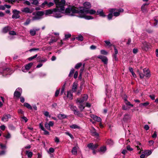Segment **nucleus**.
I'll return each mask as SVG.
<instances>
[{"instance_id": "obj_23", "label": "nucleus", "mask_w": 158, "mask_h": 158, "mask_svg": "<svg viewBox=\"0 0 158 158\" xmlns=\"http://www.w3.org/2000/svg\"><path fill=\"white\" fill-rule=\"evenodd\" d=\"M78 86V84L77 82H74L73 85L72 91L73 92H76L77 91Z\"/></svg>"}, {"instance_id": "obj_27", "label": "nucleus", "mask_w": 158, "mask_h": 158, "mask_svg": "<svg viewBox=\"0 0 158 158\" xmlns=\"http://www.w3.org/2000/svg\"><path fill=\"white\" fill-rule=\"evenodd\" d=\"M131 118V115L129 114H126L124 115L123 118V120L124 121H127Z\"/></svg>"}, {"instance_id": "obj_28", "label": "nucleus", "mask_w": 158, "mask_h": 158, "mask_svg": "<svg viewBox=\"0 0 158 158\" xmlns=\"http://www.w3.org/2000/svg\"><path fill=\"white\" fill-rule=\"evenodd\" d=\"M124 100L125 102V103L126 105H127V106H131V107L133 106V104H131L130 102L127 100V99L126 98H124Z\"/></svg>"}, {"instance_id": "obj_52", "label": "nucleus", "mask_w": 158, "mask_h": 158, "mask_svg": "<svg viewBox=\"0 0 158 158\" xmlns=\"http://www.w3.org/2000/svg\"><path fill=\"white\" fill-rule=\"evenodd\" d=\"M9 30V28L8 27H6L3 29V32L4 33L7 32Z\"/></svg>"}, {"instance_id": "obj_34", "label": "nucleus", "mask_w": 158, "mask_h": 158, "mask_svg": "<svg viewBox=\"0 0 158 158\" xmlns=\"http://www.w3.org/2000/svg\"><path fill=\"white\" fill-rule=\"evenodd\" d=\"M24 106L29 109L31 110L32 108V107L30 105L27 103H24Z\"/></svg>"}, {"instance_id": "obj_16", "label": "nucleus", "mask_w": 158, "mask_h": 158, "mask_svg": "<svg viewBox=\"0 0 158 158\" xmlns=\"http://www.w3.org/2000/svg\"><path fill=\"white\" fill-rule=\"evenodd\" d=\"M21 10L22 12L26 13H31L32 12V11L31 9L28 7L22 8Z\"/></svg>"}, {"instance_id": "obj_13", "label": "nucleus", "mask_w": 158, "mask_h": 158, "mask_svg": "<svg viewBox=\"0 0 158 158\" xmlns=\"http://www.w3.org/2000/svg\"><path fill=\"white\" fill-rule=\"evenodd\" d=\"M98 146V145L97 144H94L92 143H89L87 145V147L88 148L92 150H94L96 149Z\"/></svg>"}, {"instance_id": "obj_61", "label": "nucleus", "mask_w": 158, "mask_h": 158, "mask_svg": "<svg viewBox=\"0 0 158 158\" xmlns=\"http://www.w3.org/2000/svg\"><path fill=\"white\" fill-rule=\"evenodd\" d=\"M33 1L31 3L33 4L37 5L38 3V0H32Z\"/></svg>"}, {"instance_id": "obj_20", "label": "nucleus", "mask_w": 158, "mask_h": 158, "mask_svg": "<svg viewBox=\"0 0 158 158\" xmlns=\"http://www.w3.org/2000/svg\"><path fill=\"white\" fill-rule=\"evenodd\" d=\"M79 147L77 146H76L73 148L71 151L72 154L73 155H77V150Z\"/></svg>"}, {"instance_id": "obj_6", "label": "nucleus", "mask_w": 158, "mask_h": 158, "mask_svg": "<svg viewBox=\"0 0 158 158\" xmlns=\"http://www.w3.org/2000/svg\"><path fill=\"white\" fill-rule=\"evenodd\" d=\"M54 0L55 4L56 5V7L57 8H60V7L64 6L65 5V0Z\"/></svg>"}, {"instance_id": "obj_15", "label": "nucleus", "mask_w": 158, "mask_h": 158, "mask_svg": "<svg viewBox=\"0 0 158 158\" xmlns=\"http://www.w3.org/2000/svg\"><path fill=\"white\" fill-rule=\"evenodd\" d=\"M84 8L81 7L80 10L82 9V8L85 9H88L90 8L91 7V5L90 3L88 2H85L83 4Z\"/></svg>"}, {"instance_id": "obj_18", "label": "nucleus", "mask_w": 158, "mask_h": 158, "mask_svg": "<svg viewBox=\"0 0 158 158\" xmlns=\"http://www.w3.org/2000/svg\"><path fill=\"white\" fill-rule=\"evenodd\" d=\"M96 14L102 17H105L106 16L102 9L98 10L96 12Z\"/></svg>"}, {"instance_id": "obj_43", "label": "nucleus", "mask_w": 158, "mask_h": 158, "mask_svg": "<svg viewBox=\"0 0 158 158\" xmlns=\"http://www.w3.org/2000/svg\"><path fill=\"white\" fill-rule=\"evenodd\" d=\"M100 53L101 54L104 55H107L108 54V52L104 50H101Z\"/></svg>"}, {"instance_id": "obj_33", "label": "nucleus", "mask_w": 158, "mask_h": 158, "mask_svg": "<svg viewBox=\"0 0 158 158\" xmlns=\"http://www.w3.org/2000/svg\"><path fill=\"white\" fill-rule=\"evenodd\" d=\"M74 114L77 115L78 116L81 117L82 116V114H81L79 111L76 110L75 111L73 112Z\"/></svg>"}, {"instance_id": "obj_29", "label": "nucleus", "mask_w": 158, "mask_h": 158, "mask_svg": "<svg viewBox=\"0 0 158 158\" xmlns=\"http://www.w3.org/2000/svg\"><path fill=\"white\" fill-rule=\"evenodd\" d=\"M149 104L148 102H145L141 103L139 105V106L140 107H142L143 106L146 107Z\"/></svg>"}, {"instance_id": "obj_57", "label": "nucleus", "mask_w": 158, "mask_h": 158, "mask_svg": "<svg viewBox=\"0 0 158 158\" xmlns=\"http://www.w3.org/2000/svg\"><path fill=\"white\" fill-rule=\"evenodd\" d=\"M60 92V89L57 90L55 93V96L57 97L58 96Z\"/></svg>"}, {"instance_id": "obj_10", "label": "nucleus", "mask_w": 158, "mask_h": 158, "mask_svg": "<svg viewBox=\"0 0 158 158\" xmlns=\"http://www.w3.org/2000/svg\"><path fill=\"white\" fill-rule=\"evenodd\" d=\"M13 15H12V18L13 19H18L20 17L19 14L20 12L16 9H14L13 10Z\"/></svg>"}, {"instance_id": "obj_47", "label": "nucleus", "mask_w": 158, "mask_h": 158, "mask_svg": "<svg viewBox=\"0 0 158 158\" xmlns=\"http://www.w3.org/2000/svg\"><path fill=\"white\" fill-rule=\"evenodd\" d=\"M104 42L106 44V45L109 47H110L112 46V44L109 40H105Z\"/></svg>"}, {"instance_id": "obj_63", "label": "nucleus", "mask_w": 158, "mask_h": 158, "mask_svg": "<svg viewBox=\"0 0 158 158\" xmlns=\"http://www.w3.org/2000/svg\"><path fill=\"white\" fill-rule=\"evenodd\" d=\"M113 57L114 59V60L116 61H117L118 60V59L117 58V54H114L113 55Z\"/></svg>"}, {"instance_id": "obj_3", "label": "nucleus", "mask_w": 158, "mask_h": 158, "mask_svg": "<svg viewBox=\"0 0 158 158\" xmlns=\"http://www.w3.org/2000/svg\"><path fill=\"white\" fill-rule=\"evenodd\" d=\"M79 13L80 15L79 17L84 18L86 19L90 20L93 19V17L91 16H87L85 14H89L90 15H93L96 13V11L93 9H85L82 8V9L80 10V11L78 10Z\"/></svg>"}, {"instance_id": "obj_30", "label": "nucleus", "mask_w": 158, "mask_h": 158, "mask_svg": "<svg viewBox=\"0 0 158 158\" xmlns=\"http://www.w3.org/2000/svg\"><path fill=\"white\" fill-rule=\"evenodd\" d=\"M106 150V147H102L100 148L99 152H101L102 153H103Z\"/></svg>"}, {"instance_id": "obj_45", "label": "nucleus", "mask_w": 158, "mask_h": 158, "mask_svg": "<svg viewBox=\"0 0 158 158\" xmlns=\"http://www.w3.org/2000/svg\"><path fill=\"white\" fill-rule=\"evenodd\" d=\"M44 126L49 131L51 130L50 127L49 126V124H48V123L47 122L46 123L44 124Z\"/></svg>"}, {"instance_id": "obj_49", "label": "nucleus", "mask_w": 158, "mask_h": 158, "mask_svg": "<svg viewBox=\"0 0 158 158\" xmlns=\"http://www.w3.org/2000/svg\"><path fill=\"white\" fill-rule=\"evenodd\" d=\"M37 54H36L33 56H31L30 57H29L28 58V60L29 61H31L32 60L36 58L37 57Z\"/></svg>"}, {"instance_id": "obj_14", "label": "nucleus", "mask_w": 158, "mask_h": 158, "mask_svg": "<svg viewBox=\"0 0 158 158\" xmlns=\"http://www.w3.org/2000/svg\"><path fill=\"white\" fill-rule=\"evenodd\" d=\"M11 118V115L10 114H5L3 115L2 118V120L4 122H6L8 121L9 118Z\"/></svg>"}, {"instance_id": "obj_37", "label": "nucleus", "mask_w": 158, "mask_h": 158, "mask_svg": "<svg viewBox=\"0 0 158 158\" xmlns=\"http://www.w3.org/2000/svg\"><path fill=\"white\" fill-rule=\"evenodd\" d=\"M70 127L72 129H79V126L75 124H72L70 126Z\"/></svg>"}, {"instance_id": "obj_39", "label": "nucleus", "mask_w": 158, "mask_h": 158, "mask_svg": "<svg viewBox=\"0 0 158 158\" xmlns=\"http://www.w3.org/2000/svg\"><path fill=\"white\" fill-rule=\"evenodd\" d=\"M76 39L78 40L81 41L83 40V37L81 35H79L77 37H76Z\"/></svg>"}, {"instance_id": "obj_9", "label": "nucleus", "mask_w": 158, "mask_h": 158, "mask_svg": "<svg viewBox=\"0 0 158 158\" xmlns=\"http://www.w3.org/2000/svg\"><path fill=\"white\" fill-rule=\"evenodd\" d=\"M33 63L31 62L27 64L25 66V68L22 67V71L24 72H27V71L29 70L32 65H33Z\"/></svg>"}, {"instance_id": "obj_26", "label": "nucleus", "mask_w": 158, "mask_h": 158, "mask_svg": "<svg viewBox=\"0 0 158 158\" xmlns=\"http://www.w3.org/2000/svg\"><path fill=\"white\" fill-rule=\"evenodd\" d=\"M69 106L70 109L73 112L77 110V107L74 106L72 103H70L69 104Z\"/></svg>"}, {"instance_id": "obj_7", "label": "nucleus", "mask_w": 158, "mask_h": 158, "mask_svg": "<svg viewBox=\"0 0 158 158\" xmlns=\"http://www.w3.org/2000/svg\"><path fill=\"white\" fill-rule=\"evenodd\" d=\"M150 47L151 45L149 44L146 41L143 42L141 46L142 49L146 51L148 50Z\"/></svg>"}, {"instance_id": "obj_11", "label": "nucleus", "mask_w": 158, "mask_h": 158, "mask_svg": "<svg viewBox=\"0 0 158 158\" xmlns=\"http://www.w3.org/2000/svg\"><path fill=\"white\" fill-rule=\"evenodd\" d=\"M97 58L101 59L104 64H107L108 59L106 56L100 55L98 56Z\"/></svg>"}, {"instance_id": "obj_60", "label": "nucleus", "mask_w": 158, "mask_h": 158, "mask_svg": "<svg viewBox=\"0 0 158 158\" xmlns=\"http://www.w3.org/2000/svg\"><path fill=\"white\" fill-rule=\"evenodd\" d=\"M127 150L130 151H131L133 150V149L132 148H131L130 146H127Z\"/></svg>"}, {"instance_id": "obj_59", "label": "nucleus", "mask_w": 158, "mask_h": 158, "mask_svg": "<svg viewBox=\"0 0 158 158\" xmlns=\"http://www.w3.org/2000/svg\"><path fill=\"white\" fill-rule=\"evenodd\" d=\"M56 41L57 40L56 39H51L50 41L49 42V44L51 45L52 44V43L53 42H56Z\"/></svg>"}, {"instance_id": "obj_62", "label": "nucleus", "mask_w": 158, "mask_h": 158, "mask_svg": "<svg viewBox=\"0 0 158 158\" xmlns=\"http://www.w3.org/2000/svg\"><path fill=\"white\" fill-rule=\"evenodd\" d=\"M39 127L41 129V130L42 131L44 130V127L43 125L41 123H40L39 124Z\"/></svg>"}, {"instance_id": "obj_41", "label": "nucleus", "mask_w": 158, "mask_h": 158, "mask_svg": "<svg viewBox=\"0 0 158 158\" xmlns=\"http://www.w3.org/2000/svg\"><path fill=\"white\" fill-rule=\"evenodd\" d=\"M78 104L79 105L78 106V107L81 111H82L85 108V106H84L83 105V104H82V103L79 104Z\"/></svg>"}, {"instance_id": "obj_56", "label": "nucleus", "mask_w": 158, "mask_h": 158, "mask_svg": "<svg viewBox=\"0 0 158 158\" xmlns=\"http://www.w3.org/2000/svg\"><path fill=\"white\" fill-rule=\"evenodd\" d=\"M30 22V20L29 19H27L26 20V21L24 23V25H27L29 24Z\"/></svg>"}, {"instance_id": "obj_5", "label": "nucleus", "mask_w": 158, "mask_h": 158, "mask_svg": "<svg viewBox=\"0 0 158 158\" xmlns=\"http://www.w3.org/2000/svg\"><path fill=\"white\" fill-rule=\"evenodd\" d=\"M12 73L10 69L8 68H3L2 70H0V75L4 76L7 75H10Z\"/></svg>"}, {"instance_id": "obj_1", "label": "nucleus", "mask_w": 158, "mask_h": 158, "mask_svg": "<svg viewBox=\"0 0 158 158\" xmlns=\"http://www.w3.org/2000/svg\"><path fill=\"white\" fill-rule=\"evenodd\" d=\"M56 9L54 10L52 16L56 18H59L61 17L63 15L62 14H66V15L70 16H74V14L76 13H78V10L74 6H69L66 9L64 6H62L60 8L56 7L54 8Z\"/></svg>"}, {"instance_id": "obj_19", "label": "nucleus", "mask_w": 158, "mask_h": 158, "mask_svg": "<svg viewBox=\"0 0 158 158\" xmlns=\"http://www.w3.org/2000/svg\"><path fill=\"white\" fill-rule=\"evenodd\" d=\"M90 116L95 121H96L98 122H100L102 121V119L100 117H98L94 114H91Z\"/></svg>"}, {"instance_id": "obj_53", "label": "nucleus", "mask_w": 158, "mask_h": 158, "mask_svg": "<svg viewBox=\"0 0 158 158\" xmlns=\"http://www.w3.org/2000/svg\"><path fill=\"white\" fill-rule=\"evenodd\" d=\"M44 115L46 117H50V115H49V113L47 111H46L44 113Z\"/></svg>"}, {"instance_id": "obj_8", "label": "nucleus", "mask_w": 158, "mask_h": 158, "mask_svg": "<svg viewBox=\"0 0 158 158\" xmlns=\"http://www.w3.org/2000/svg\"><path fill=\"white\" fill-rule=\"evenodd\" d=\"M22 93V89L20 88H17L14 93V96L17 98H19L20 96Z\"/></svg>"}, {"instance_id": "obj_64", "label": "nucleus", "mask_w": 158, "mask_h": 158, "mask_svg": "<svg viewBox=\"0 0 158 158\" xmlns=\"http://www.w3.org/2000/svg\"><path fill=\"white\" fill-rule=\"evenodd\" d=\"M149 97L152 100H154L155 99V96L154 94L150 95Z\"/></svg>"}, {"instance_id": "obj_22", "label": "nucleus", "mask_w": 158, "mask_h": 158, "mask_svg": "<svg viewBox=\"0 0 158 158\" xmlns=\"http://www.w3.org/2000/svg\"><path fill=\"white\" fill-rule=\"evenodd\" d=\"M90 132L93 136H99L96 130L93 127H92L90 130Z\"/></svg>"}, {"instance_id": "obj_40", "label": "nucleus", "mask_w": 158, "mask_h": 158, "mask_svg": "<svg viewBox=\"0 0 158 158\" xmlns=\"http://www.w3.org/2000/svg\"><path fill=\"white\" fill-rule=\"evenodd\" d=\"M51 49V47H44L42 48V50L44 51H49Z\"/></svg>"}, {"instance_id": "obj_50", "label": "nucleus", "mask_w": 158, "mask_h": 158, "mask_svg": "<svg viewBox=\"0 0 158 158\" xmlns=\"http://www.w3.org/2000/svg\"><path fill=\"white\" fill-rule=\"evenodd\" d=\"M65 134L66 135H69L71 138V139H74V137H73V135L72 134H71V133H69V132H65Z\"/></svg>"}, {"instance_id": "obj_2", "label": "nucleus", "mask_w": 158, "mask_h": 158, "mask_svg": "<svg viewBox=\"0 0 158 158\" xmlns=\"http://www.w3.org/2000/svg\"><path fill=\"white\" fill-rule=\"evenodd\" d=\"M56 9H50L46 10L45 13L43 11H37L35 12H33L32 15L34 16L32 18L31 20L33 21L39 20L43 18V16L44 14L46 15L52 14L53 15V12Z\"/></svg>"}, {"instance_id": "obj_21", "label": "nucleus", "mask_w": 158, "mask_h": 158, "mask_svg": "<svg viewBox=\"0 0 158 158\" xmlns=\"http://www.w3.org/2000/svg\"><path fill=\"white\" fill-rule=\"evenodd\" d=\"M115 10L114 9H111L109 11L110 12L107 15L108 19L109 20L111 19L113 17V13L115 11Z\"/></svg>"}, {"instance_id": "obj_38", "label": "nucleus", "mask_w": 158, "mask_h": 158, "mask_svg": "<svg viewBox=\"0 0 158 158\" xmlns=\"http://www.w3.org/2000/svg\"><path fill=\"white\" fill-rule=\"evenodd\" d=\"M148 4L145 3L142 6L141 9L143 12H145L146 11V10L145 7L146 6H147Z\"/></svg>"}, {"instance_id": "obj_42", "label": "nucleus", "mask_w": 158, "mask_h": 158, "mask_svg": "<svg viewBox=\"0 0 158 158\" xmlns=\"http://www.w3.org/2000/svg\"><path fill=\"white\" fill-rule=\"evenodd\" d=\"M55 151L54 149L52 148H49V150L47 152L48 154H50L54 152Z\"/></svg>"}, {"instance_id": "obj_55", "label": "nucleus", "mask_w": 158, "mask_h": 158, "mask_svg": "<svg viewBox=\"0 0 158 158\" xmlns=\"http://www.w3.org/2000/svg\"><path fill=\"white\" fill-rule=\"evenodd\" d=\"M9 34L12 35H16V33L14 31H10L9 32Z\"/></svg>"}, {"instance_id": "obj_24", "label": "nucleus", "mask_w": 158, "mask_h": 158, "mask_svg": "<svg viewBox=\"0 0 158 158\" xmlns=\"http://www.w3.org/2000/svg\"><path fill=\"white\" fill-rule=\"evenodd\" d=\"M39 30V28L31 29L30 31V33L31 35L34 36L35 35L36 31H38Z\"/></svg>"}, {"instance_id": "obj_4", "label": "nucleus", "mask_w": 158, "mask_h": 158, "mask_svg": "<svg viewBox=\"0 0 158 158\" xmlns=\"http://www.w3.org/2000/svg\"><path fill=\"white\" fill-rule=\"evenodd\" d=\"M88 96L86 94L83 95L81 97L78 98L76 100V103L77 104H81L87 100Z\"/></svg>"}, {"instance_id": "obj_17", "label": "nucleus", "mask_w": 158, "mask_h": 158, "mask_svg": "<svg viewBox=\"0 0 158 158\" xmlns=\"http://www.w3.org/2000/svg\"><path fill=\"white\" fill-rule=\"evenodd\" d=\"M143 71L144 76H145L146 77H149L150 76L151 74L149 69H143Z\"/></svg>"}, {"instance_id": "obj_32", "label": "nucleus", "mask_w": 158, "mask_h": 158, "mask_svg": "<svg viewBox=\"0 0 158 158\" xmlns=\"http://www.w3.org/2000/svg\"><path fill=\"white\" fill-rule=\"evenodd\" d=\"M106 143L107 144L110 145V146H112L114 144V142L111 139H108L106 141Z\"/></svg>"}, {"instance_id": "obj_25", "label": "nucleus", "mask_w": 158, "mask_h": 158, "mask_svg": "<svg viewBox=\"0 0 158 158\" xmlns=\"http://www.w3.org/2000/svg\"><path fill=\"white\" fill-rule=\"evenodd\" d=\"M67 117V115L64 114H59L58 115V117L60 119H64Z\"/></svg>"}, {"instance_id": "obj_35", "label": "nucleus", "mask_w": 158, "mask_h": 158, "mask_svg": "<svg viewBox=\"0 0 158 158\" xmlns=\"http://www.w3.org/2000/svg\"><path fill=\"white\" fill-rule=\"evenodd\" d=\"M46 73L43 72H40L38 74L39 76L40 77H45L46 76Z\"/></svg>"}, {"instance_id": "obj_58", "label": "nucleus", "mask_w": 158, "mask_h": 158, "mask_svg": "<svg viewBox=\"0 0 158 158\" xmlns=\"http://www.w3.org/2000/svg\"><path fill=\"white\" fill-rule=\"evenodd\" d=\"M120 15V13H119V12H114L113 13V15L115 16H118Z\"/></svg>"}, {"instance_id": "obj_51", "label": "nucleus", "mask_w": 158, "mask_h": 158, "mask_svg": "<svg viewBox=\"0 0 158 158\" xmlns=\"http://www.w3.org/2000/svg\"><path fill=\"white\" fill-rule=\"evenodd\" d=\"M71 36V34H66L65 35V38L63 39V40H66V39L70 38Z\"/></svg>"}, {"instance_id": "obj_48", "label": "nucleus", "mask_w": 158, "mask_h": 158, "mask_svg": "<svg viewBox=\"0 0 158 158\" xmlns=\"http://www.w3.org/2000/svg\"><path fill=\"white\" fill-rule=\"evenodd\" d=\"M82 65V63H80L77 64L75 66V68L76 69H78Z\"/></svg>"}, {"instance_id": "obj_36", "label": "nucleus", "mask_w": 158, "mask_h": 158, "mask_svg": "<svg viewBox=\"0 0 158 158\" xmlns=\"http://www.w3.org/2000/svg\"><path fill=\"white\" fill-rule=\"evenodd\" d=\"M26 154L27 155L28 158H31L33 155L32 152L28 151H26Z\"/></svg>"}, {"instance_id": "obj_12", "label": "nucleus", "mask_w": 158, "mask_h": 158, "mask_svg": "<svg viewBox=\"0 0 158 158\" xmlns=\"http://www.w3.org/2000/svg\"><path fill=\"white\" fill-rule=\"evenodd\" d=\"M71 90H69L67 91L66 97H64V99L66 100L67 98H69L70 100H72L73 99V95Z\"/></svg>"}, {"instance_id": "obj_31", "label": "nucleus", "mask_w": 158, "mask_h": 158, "mask_svg": "<svg viewBox=\"0 0 158 158\" xmlns=\"http://www.w3.org/2000/svg\"><path fill=\"white\" fill-rule=\"evenodd\" d=\"M152 153V152L151 150H146L144 152V153L145 154L146 156H148L151 155Z\"/></svg>"}, {"instance_id": "obj_54", "label": "nucleus", "mask_w": 158, "mask_h": 158, "mask_svg": "<svg viewBox=\"0 0 158 158\" xmlns=\"http://www.w3.org/2000/svg\"><path fill=\"white\" fill-rule=\"evenodd\" d=\"M0 146L1 148L4 149L6 148V146L5 145H3L2 143H0Z\"/></svg>"}, {"instance_id": "obj_44", "label": "nucleus", "mask_w": 158, "mask_h": 158, "mask_svg": "<svg viewBox=\"0 0 158 158\" xmlns=\"http://www.w3.org/2000/svg\"><path fill=\"white\" fill-rule=\"evenodd\" d=\"M47 60H48L47 58L44 57H42V59L39 60V62L44 63L47 61Z\"/></svg>"}, {"instance_id": "obj_46", "label": "nucleus", "mask_w": 158, "mask_h": 158, "mask_svg": "<svg viewBox=\"0 0 158 158\" xmlns=\"http://www.w3.org/2000/svg\"><path fill=\"white\" fill-rule=\"evenodd\" d=\"M74 69L72 68L70 70L69 73V77H71L72 76L74 72Z\"/></svg>"}]
</instances>
